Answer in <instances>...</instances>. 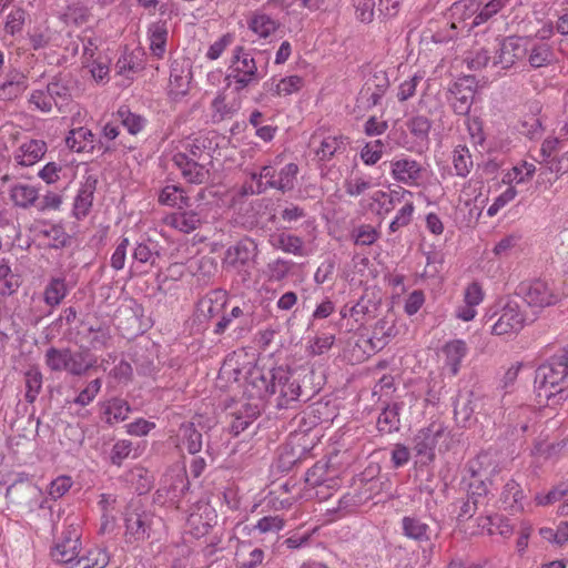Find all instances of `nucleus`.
I'll return each instance as SVG.
<instances>
[{"mask_svg": "<svg viewBox=\"0 0 568 568\" xmlns=\"http://www.w3.org/2000/svg\"><path fill=\"white\" fill-rule=\"evenodd\" d=\"M125 538L129 542L143 541L159 536L164 521L146 509L140 499H132L124 511Z\"/></svg>", "mask_w": 568, "mask_h": 568, "instance_id": "3", "label": "nucleus"}, {"mask_svg": "<svg viewBox=\"0 0 568 568\" xmlns=\"http://www.w3.org/2000/svg\"><path fill=\"white\" fill-rule=\"evenodd\" d=\"M71 80L67 77H55L47 88L54 101V106L60 113L71 111L75 104L72 101Z\"/></svg>", "mask_w": 568, "mask_h": 568, "instance_id": "19", "label": "nucleus"}, {"mask_svg": "<svg viewBox=\"0 0 568 568\" xmlns=\"http://www.w3.org/2000/svg\"><path fill=\"white\" fill-rule=\"evenodd\" d=\"M30 105L43 113H50L54 106V101L48 90H33L29 97Z\"/></svg>", "mask_w": 568, "mask_h": 568, "instance_id": "61", "label": "nucleus"}, {"mask_svg": "<svg viewBox=\"0 0 568 568\" xmlns=\"http://www.w3.org/2000/svg\"><path fill=\"white\" fill-rule=\"evenodd\" d=\"M413 193L403 186H397L396 189H392L387 192L385 191H376L372 200L379 204V214L389 213L397 205L403 204L407 199H412Z\"/></svg>", "mask_w": 568, "mask_h": 568, "instance_id": "26", "label": "nucleus"}, {"mask_svg": "<svg viewBox=\"0 0 568 568\" xmlns=\"http://www.w3.org/2000/svg\"><path fill=\"white\" fill-rule=\"evenodd\" d=\"M48 148L42 140H30L23 142L14 153L16 162L21 166H31L39 162L45 154Z\"/></svg>", "mask_w": 568, "mask_h": 568, "instance_id": "25", "label": "nucleus"}, {"mask_svg": "<svg viewBox=\"0 0 568 568\" xmlns=\"http://www.w3.org/2000/svg\"><path fill=\"white\" fill-rule=\"evenodd\" d=\"M179 440L181 447L192 455L197 454L202 449V434L195 428L193 423H183L180 426Z\"/></svg>", "mask_w": 568, "mask_h": 568, "instance_id": "36", "label": "nucleus"}, {"mask_svg": "<svg viewBox=\"0 0 568 568\" xmlns=\"http://www.w3.org/2000/svg\"><path fill=\"white\" fill-rule=\"evenodd\" d=\"M159 202L163 205L184 209L190 206V199L185 191L178 185L170 184L162 189L159 195Z\"/></svg>", "mask_w": 568, "mask_h": 568, "instance_id": "43", "label": "nucleus"}, {"mask_svg": "<svg viewBox=\"0 0 568 568\" xmlns=\"http://www.w3.org/2000/svg\"><path fill=\"white\" fill-rule=\"evenodd\" d=\"M349 141L344 135H327L324 136L318 148L315 150V155L318 161L327 162L336 154L344 153L347 149Z\"/></svg>", "mask_w": 568, "mask_h": 568, "instance_id": "30", "label": "nucleus"}, {"mask_svg": "<svg viewBox=\"0 0 568 568\" xmlns=\"http://www.w3.org/2000/svg\"><path fill=\"white\" fill-rule=\"evenodd\" d=\"M173 163L180 170L183 179L191 184H203L210 180V165L212 163L199 162L187 158L186 153H175Z\"/></svg>", "mask_w": 568, "mask_h": 568, "instance_id": "12", "label": "nucleus"}, {"mask_svg": "<svg viewBox=\"0 0 568 568\" xmlns=\"http://www.w3.org/2000/svg\"><path fill=\"white\" fill-rule=\"evenodd\" d=\"M297 173L298 166L293 162L278 171L273 164L264 165L258 173H251L252 182L244 186V191L250 194H261L268 189H275L285 193L294 189Z\"/></svg>", "mask_w": 568, "mask_h": 568, "instance_id": "5", "label": "nucleus"}, {"mask_svg": "<svg viewBox=\"0 0 568 568\" xmlns=\"http://www.w3.org/2000/svg\"><path fill=\"white\" fill-rule=\"evenodd\" d=\"M84 337L87 338L90 348L102 349L106 347L109 341L111 339V334L109 328L105 326H89L85 328Z\"/></svg>", "mask_w": 568, "mask_h": 568, "instance_id": "53", "label": "nucleus"}, {"mask_svg": "<svg viewBox=\"0 0 568 568\" xmlns=\"http://www.w3.org/2000/svg\"><path fill=\"white\" fill-rule=\"evenodd\" d=\"M26 382V400L32 404L42 388V374L38 368H31L24 374Z\"/></svg>", "mask_w": 568, "mask_h": 568, "instance_id": "56", "label": "nucleus"}, {"mask_svg": "<svg viewBox=\"0 0 568 568\" xmlns=\"http://www.w3.org/2000/svg\"><path fill=\"white\" fill-rule=\"evenodd\" d=\"M523 499L524 491L519 484L513 479L508 480L501 493V503L504 504L505 509H509L514 513L523 511Z\"/></svg>", "mask_w": 568, "mask_h": 568, "instance_id": "42", "label": "nucleus"}, {"mask_svg": "<svg viewBox=\"0 0 568 568\" xmlns=\"http://www.w3.org/2000/svg\"><path fill=\"white\" fill-rule=\"evenodd\" d=\"M257 415L258 412L256 410V407L246 406L244 412L235 414L230 425L231 433L235 436L240 435L247 429V427L256 419Z\"/></svg>", "mask_w": 568, "mask_h": 568, "instance_id": "55", "label": "nucleus"}, {"mask_svg": "<svg viewBox=\"0 0 568 568\" xmlns=\"http://www.w3.org/2000/svg\"><path fill=\"white\" fill-rule=\"evenodd\" d=\"M263 77L264 73L258 70L252 53L243 47H235L226 69V87L241 93L257 85Z\"/></svg>", "mask_w": 568, "mask_h": 568, "instance_id": "4", "label": "nucleus"}, {"mask_svg": "<svg viewBox=\"0 0 568 568\" xmlns=\"http://www.w3.org/2000/svg\"><path fill=\"white\" fill-rule=\"evenodd\" d=\"M255 383L260 389H264V395L273 397L278 409L294 407L300 400L301 386L292 372L285 367L280 366L261 373Z\"/></svg>", "mask_w": 568, "mask_h": 568, "instance_id": "1", "label": "nucleus"}, {"mask_svg": "<svg viewBox=\"0 0 568 568\" xmlns=\"http://www.w3.org/2000/svg\"><path fill=\"white\" fill-rule=\"evenodd\" d=\"M215 518V511L210 505L200 504L197 505V511L190 514L187 517L186 525L191 534L199 538L209 532Z\"/></svg>", "mask_w": 568, "mask_h": 568, "instance_id": "23", "label": "nucleus"}, {"mask_svg": "<svg viewBox=\"0 0 568 568\" xmlns=\"http://www.w3.org/2000/svg\"><path fill=\"white\" fill-rule=\"evenodd\" d=\"M295 263L291 260L277 257L266 265V275L270 281H282L292 272Z\"/></svg>", "mask_w": 568, "mask_h": 568, "instance_id": "52", "label": "nucleus"}, {"mask_svg": "<svg viewBox=\"0 0 568 568\" xmlns=\"http://www.w3.org/2000/svg\"><path fill=\"white\" fill-rule=\"evenodd\" d=\"M400 406L397 403L387 405L377 418V429L382 434H392L397 432L400 426L399 418Z\"/></svg>", "mask_w": 568, "mask_h": 568, "instance_id": "39", "label": "nucleus"}, {"mask_svg": "<svg viewBox=\"0 0 568 568\" xmlns=\"http://www.w3.org/2000/svg\"><path fill=\"white\" fill-rule=\"evenodd\" d=\"M351 237L356 245L369 246L379 239V232L371 224H361L353 229Z\"/></svg>", "mask_w": 568, "mask_h": 568, "instance_id": "54", "label": "nucleus"}, {"mask_svg": "<svg viewBox=\"0 0 568 568\" xmlns=\"http://www.w3.org/2000/svg\"><path fill=\"white\" fill-rule=\"evenodd\" d=\"M535 387L547 399L568 389V346L558 349L535 374Z\"/></svg>", "mask_w": 568, "mask_h": 568, "instance_id": "2", "label": "nucleus"}, {"mask_svg": "<svg viewBox=\"0 0 568 568\" xmlns=\"http://www.w3.org/2000/svg\"><path fill=\"white\" fill-rule=\"evenodd\" d=\"M241 317L248 318L247 323H250L251 325L258 324L262 321L260 316L255 315L253 306L244 302L242 306L232 307L230 313L223 312L213 328V333L215 335L224 334L232 324L233 320Z\"/></svg>", "mask_w": 568, "mask_h": 568, "instance_id": "21", "label": "nucleus"}, {"mask_svg": "<svg viewBox=\"0 0 568 568\" xmlns=\"http://www.w3.org/2000/svg\"><path fill=\"white\" fill-rule=\"evenodd\" d=\"M241 108L240 100L227 101L223 93H219L212 101V118L215 122L233 118Z\"/></svg>", "mask_w": 568, "mask_h": 568, "instance_id": "40", "label": "nucleus"}, {"mask_svg": "<svg viewBox=\"0 0 568 568\" xmlns=\"http://www.w3.org/2000/svg\"><path fill=\"white\" fill-rule=\"evenodd\" d=\"M191 71L186 70L179 64H172L168 93L172 100H180L190 89Z\"/></svg>", "mask_w": 568, "mask_h": 568, "instance_id": "28", "label": "nucleus"}, {"mask_svg": "<svg viewBox=\"0 0 568 568\" xmlns=\"http://www.w3.org/2000/svg\"><path fill=\"white\" fill-rule=\"evenodd\" d=\"M526 316L520 306L515 301H508L501 308L500 315L491 326L494 335H511L517 334L526 324Z\"/></svg>", "mask_w": 568, "mask_h": 568, "instance_id": "10", "label": "nucleus"}, {"mask_svg": "<svg viewBox=\"0 0 568 568\" xmlns=\"http://www.w3.org/2000/svg\"><path fill=\"white\" fill-rule=\"evenodd\" d=\"M359 505L361 496L357 494L346 493L339 498L337 506L331 511L335 514L334 519H339L355 513Z\"/></svg>", "mask_w": 568, "mask_h": 568, "instance_id": "58", "label": "nucleus"}, {"mask_svg": "<svg viewBox=\"0 0 568 568\" xmlns=\"http://www.w3.org/2000/svg\"><path fill=\"white\" fill-rule=\"evenodd\" d=\"M187 489V481L183 475L165 477L154 494L153 501L159 506H176Z\"/></svg>", "mask_w": 568, "mask_h": 568, "instance_id": "14", "label": "nucleus"}, {"mask_svg": "<svg viewBox=\"0 0 568 568\" xmlns=\"http://www.w3.org/2000/svg\"><path fill=\"white\" fill-rule=\"evenodd\" d=\"M504 7H505L504 0H490L488 3H486L481 8L479 13L474 18V20L469 24V28L479 26L489 20H491L490 26L495 24L497 22V19H494V17L498 12H500Z\"/></svg>", "mask_w": 568, "mask_h": 568, "instance_id": "57", "label": "nucleus"}, {"mask_svg": "<svg viewBox=\"0 0 568 568\" xmlns=\"http://www.w3.org/2000/svg\"><path fill=\"white\" fill-rule=\"evenodd\" d=\"M248 28L257 36H271L277 30L278 23L265 13H256L251 18Z\"/></svg>", "mask_w": 568, "mask_h": 568, "instance_id": "50", "label": "nucleus"}, {"mask_svg": "<svg viewBox=\"0 0 568 568\" xmlns=\"http://www.w3.org/2000/svg\"><path fill=\"white\" fill-rule=\"evenodd\" d=\"M256 251V243L251 239H244L226 250L223 264L227 268L243 271L250 266Z\"/></svg>", "mask_w": 568, "mask_h": 568, "instance_id": "11", "label": "nucleus"}, {"mask_svg": "<svg viewBox=\"0 0 568 568\" xmlns=\"http://www.w3.org/2000/svg\"><path fill=\"white\" fill-rule=\"evenodd\" d=\"M103 413L109 424L125 420L131 413L129 403L122 398H111L103 404Z\"/></svg>", "mask_w": 568, "mask_h": 568, "instance_id": "44", "label": "nucleus"}, {"mask_svg": "<svg viewBox=\"0 0 568 568\" xmlns=\"http://www.w3.org/2000/svg\"><path fill=\"white\" fill-rule=\"evenodd\" d=\"M444 354L446 356L445 364L449 372L452 375H457L460 363L467 354L466 343L462 339L452 341L445 345Z\"/></svg>", "mask_w": 568, "mask_h": 568, "instance_id": "38", "label": "nucleus"}, {"mask_svg": "<svg viewBox=\"0 0 568 568\" xmlns=\"http://www.w3.org/2000/svg\"><path fill=\"white\" fill-rule=\"evenodd\" d=\"M270 245L278 251L294 256H307L308 251L305 246L304 240L293 233L285 231H277L268 236Z\"/></svg>", "mask_w": 568, "mask_h": 568, "instance_id": "16", "label": "nucleus"}, {"mask_svg": "<svg viewBox=\"0 0 568 568\" xmlns=\"http://www.w3.org/2000/svg\"><path fill=\"white\" fill-rule=\"evenodd\" d=\"M115 73L132 79L134 74L143 69L141 51L124 52L115 63Z\"/></svg>", "mask_w": 568, "mask_h": 568, "instance_id": "34", "label": "nucleus"}, {"mask_svg": "<svg viewBox=\"0 0 568 568\" xmlns=\"http://www.w3.org/2000/svg\"><path fill=\"white\" fill-rule=\"evenodd\" d=\"M129 481L139 495H143L153 487L154 476L144 467H134L129 474Z\"/></svg>", "mask_w": 568, "mask_h": 568, "instance_id": "47", "label": "nucleus"}, {"mask_svg": "<svg viewBox=\"0 0 568 568\" xmlns=\"http://www.w3.org/2000/svg\"><path fill=\"white\" fill-rule=\"evenodd\" d=\"M28 88L27 75L18 70L10 71L0 83V100H12Z\"/></svg>", "mask_w": 568, "mask_h": 568, "instance_id": "33", "label": "nucleus"}, {"mask_svg": "<svg viewBox=\"0 0 568 568\" xmlns=\"http://www.w3.org/2000/svg\"><path fill=\"white\" fill-rule=\"evenodd\" d=\"M113 118L116 122L121 123L132 135L141 132L146 124L145 118L133 113L126 105L120 106L114 113Z\"/></svg>", "mask_w": 568, "mask_h": 568, "instance_id": "41", "label": "nucleus"}, {"mask_svg": "<svg viewBox=\"0 0 568 568\" xmlns=\"http://www.w3.org/2000/svg\"><path fill=\"white\" fill-rule=\"evenodd\" d=\"M400 529L404 537L416 542H427L430 540V526L416 514L404 516L400 519Z\"/></svg>", "mask_w": 568, "mask_h": 568, "instance_id": "20", "label": "nucleus"}, {"mask_svg": "<svg viewBox=\"0 0 568 568\" xmlns=\"http://www.w3.org/2000/svg\"><path fill=\"white\" fill-rule=\"evenodd\" d=\"M539 535L549 542L562 546L568 542V523L561 521L557 529L542 527L539 529Z\"/></svg>", "mask_w": 568, "mask_h": 568, "instance_id": "62", "label": "nucleus"}, {"mask_svg": "<svg viewBox=\"0 0 568 568\" xmlns=\"http://www.w3.org/2000/svg\"><path fill=\"white\" fill-rule=\"evenodd\" d=\"M65 356L67 347H50L44 354V364L51 372L61 373L63 372V368H65Z\"/></svg>", "mask_w": 568, "mask_h": 568, "instance_id": "63", "label": "nucleus"}, {"mask_svg": "<svg viewBox=\"0 0 568 568\" xmlns=\"http://www.w3.org/2000/svg\"><path fill=\"white\" fill-rule=\"evenodd\" d=\"M536 172V166L534 163H529V162H521L519 163L518 165H515L511 170H509L505 176H504V182H508V183H516V184H521V183H525L527 181H529L532 175L535 174Z\"/></svg>", "mask_w": 568, "mask_h": 568, "instance_id": "51", "label": "nucleus"}, {"mask_svg": "<svg viewBox=\"0 0 568 568\" xmlns=\"http://www.w3.org/2000/svg\"><path fill=\"white\" fill-rule=\"evenodd\" d=\"M517 295L532 308H544L554 305L558 301V296L550 288L548 283L537 280L532 282L521 283L517 288Z\"/></svg>", "mask_w": 568, "mask_h": 568, "instance_id": "8", "label": "nucleus"}, {"mask_svg": "<svg viewBox=\"0 0 568 568\" xmlns=\"http://www.w3.org/2000/svg\"><path fill=\"white\" fill-rule=\"evenodd\" d=\"M68 293L69 288L64 277H51L43 291V301L49 310L37 315L34 322L39 323L44 316L52 314L53 310L62 303Z\"/></svg>", "mask_w": 568, "mask_h": 568, "instance_id": "18", "label": "nucleus"}, {"mask_svg": "<svg viewBox=\"0 0 568 568\" xmlns=\"http://www.w3.org/2000/svg\"><path fill=\"white\" fill-rule=\"evenodd\" d=\"M445 433L446 428L440 423H432L428 427L419 429L414 437V449L416 454L433 459L438 439L443 437Z\"/></svg>", "mask_w": 568, "mask_h": 568, "instance_id": "15", "label": "nucleus"}, {"mask_svg": "<svg viewBox=\"0 0 568 568\" xmlns=\"http://www.w3.org/2000/svg\"><path fill=\"white\" fill-rule=\"evenodd\" d=\"M97 364V359L89 351L73 352L67 347L65 368L63 372L72 376H83Z\"/></svg>", "mask_w": 568, "mask_h": 568, "instance_id": "22", "label": "nucleus"}, {"mask_svg": "<svg viewBox=\"0 0 568 568\" xmlns=\"http://www.w3.org/2000/svg\"><path fill=\"white\" fill-rule=\"evenodd\" d=\"M21 285L20 275L12 272L9 263H0V295L10 296L18 291Z\"/></svg>", "mask_w": 568, "mask_h": 568, "instance_id": "45", "label": "nucleus"}, {"mask_svg": "<svg viewBox=\"0 0 568 568\" xmlns=\"http://www.w3.org/2000/svg\"><path fill=\"white\" fill-rule=\"evenodd\" d=\"M335 342V335L318 333L307 342L306 352L311 356H320L327 353Z\"/></svg>", "mask_w": 568, "mask_h": 568, "instance_id": "49", "label": "nucleus"}, {"mask_svg": "<svg viewBox=\"0 0 568 568\" xmlns=\"http://www.w3.org/2000/svg\"><path fill=\"white\" fill-rule=\"evenodd\" d=\"M452 162L457 176L466 178L474 165L473 156L466 145H457L453 151Z\"/></svg>", "mask_w": 568, "mask_h": 568, "instance_id": "46", "label": "nucleus"}, {"mask_svg": "<svg viewBox=\"0 0 568 568\" xmlns=\"http://www.w3.org/2000/svg\"><path fill=\"white\" fill-rule=\"evenodd\" d=\"M65 143L70 150L77 153L93 152L95 149L105 152L112 149L108 143L98 140L85 126L71 129L65 138Z\"/></svg>", "mask_w": 568, "mask_h": 568, "instance_id": "13", "label": "nucleus"}, {"mask_svg": "<svg viewBox=\"0 0 568 568\" xmlns=\"http://www.w3.org/2000/svg\"><path fill=\"white\" fill-rule=\"evenodd\" d=\"M305 84V80L296 74L284 78L273 77L263 83V91L272 97H288L300 92Z\"/></svg>", "mask_w": 568, "mask_h": 568, "instance_id": "17", "label": "nucleus"}, {"mask_svg": "<svg viewBox=\"0 0 568 568\" xmlns=\"http://www.w3.org/2000/svg\"><path fill=\"white\" fill-rule=\"evenodd\" d=\"M415 205L412 199H407L403 206L396 213L394 220L389 223V231L397 232L399 229L407 226L413 217Z\"/></svg>", "mask_w": 568, "mask_h": 568, "instance_id": "60", "label": "nucleus"}, {"mask_svg": "<svg viewBox=\"0 0 568 568\" xmlns=\"http://www.w3.org/2000/svg\"><path fill=\"white\" fill-rule=\"evenodd\" d=\"M524 53L525 50L514 42V38H505L499 43V53L495 58V64H501L503 69L510 68Z\"/></svg>", "mask_w": 568, "mask_h": 568, "instance_id": "37", "label": "nucleus"}, {"mask_svg": "<svg viewBox=\"0 0 568 568\" xmlns=\"http://www.w3.org/2000/svg\"><path fill=\"white\" fill-rule=\"evenodd\" d=\"M426 174V168L409 156H397L390 161V175L403 185L419 187L425 184Z\"/></svg>", "mask_w": 568, "mask_h": 568, "instance_id": "6", "label": "nucleus"}, {"mask_svg": "<svg viewBox=\"0 0 568 568\" xmlns=\"http://www.w3.org/2000/svg\"><path fill=\"white\" fill-rule=\"evenodd\" d=\"M480 402L481 399L471 390L459 392L454 400V414L457 423L466 426Z\"/></svg>", "mask_w": 568, "mask_h": 568, "instance_id": "24", "label": "nucleus"}, {"mask_svg": "<svg viewBox=\"0 0 568 568\" xmlns=\"http://www.w3.org/2000/svg\"><path fill=\"white\" fill-rule=\"evenodd\" d=\"M9 195L13 204L21 209L34 206L39 200L38 189L22 183L12 185Z\"/></svg>", "mask_w": 568, "mask_h": 568, "instance_id": "35", "label": "nucleus"}, {"mask_svg": "<svg viewBox=\"0 0 568 568\" xmlns=\"http://www.w3.org/2000/svg\"><path fill=\"white\" fill-rule=\"evenodd\" d=\"M77 555H79V548L72 547L62 539H59L51 550L53 560L65 565L68 568Z\"/></svg>", "mask_w": 568, "mask_h": 568, "instance_id": "59", "label": "nucleus"}, {"mask_svg": "<svg viewBox=\"0 0 568 568\" xmlns=\"http://www.w3.org/2000/svg\"><path fill=\"white\" fill-rule=\"evenodd\" d=\"M229 295L224 290L210 291L200 302L201 312L207 318L220 317L225 311Z\"/></svg>", "mask_w": 568, "mask_h": 568, "instance_id": "29", "label": "nucleus"}, {"mask_svg": "<svg viewBox=\"0 0 568 568\" xmlns=\"http://www.w3.org/2000/svg\"><path fill=\"white\" fill-rule=\"evenodd\" d=\"M165 224L182 233L189 234L195 231L202 223L201 216L195 211H179L168 215Z\"/></svg>", "mask_w": 568, "mask_h": 568, "instance_id": "32", "label": "nucleus"}, {"mask_svg": "<svg viewBox=\"0 0 568 568\" xmlns=\"http://www.w3.org/2000/svg\"><path fill=\"white\" fill-rule=\"evenodd\" d=\"M94 186L91 184L83 185L75 199L73 205V212L77 219H83L90 212L93 202Z\"/></svg>", "mask_w": 568, "mask_h": 568, "instance_id": "48", "label": "nucleus"}, {"mask_svg": "<svg viewBox=\"0 0 568 568\" xmlns=\"http://www.w3.org/2000/svg\"><path fill=\"white\" fill-rule=\"evenodd\" d=\"M373 186L371 178L354 175L345 180L344 189L349 196H359Z\"/></svg>", "mask_w": 568, "mask_h": 568, "instance_id": "64", "label": "nucleus"}, {"mask_svg": "<svg viewBox=\"0 0 568 568\" xmlns=\"http://www.w3.org/2000/svg\"><path fill=\"white\" fill-rule=\"evenodd\" d=\"M92 45H94L93 39L89 38V45L84 47L83 57L92 78L97 82H103L104 80L109 79V59L101 54H99L97 58H93L94 53L93 49L91 48Z\"/></svg>", "mask_w": 568, "mask_h": 568, "instance_id": "31", "label": "nucleus"}, {"mask_svg": "<svg viewBox=\"0 0 568 568\" xmlns=\"http://www.w3.org/2000/svg\"><path fill=\"white\" fill-rule=\"evenodd\" d=\"M476 80L471 75L459 78L449 88V104L457 115H468L474 103Z\"/></svg>", "mask_w": 568, "mask_h": 568, "instance_id": "9", "label": "nucleus"}, {"mask_svg": "<svg viewBox=\"0 0 568 568\" xmlns=\"http://www.w3.org/2000/svg\"><path fill=\"white\" fill-rule=\"evenodd\" d=\"M110 561L108 551L103 548L94 547L81 551L74 557L69 568H105Z\"/></svg>", "mask_w": 568, "mask_h": 568, "instance_id": "27", "label": "nucleus"}, {"mask_svg": "<svg viewBox=\"0 0 568 568\" xmlns=\"http://www.w3.org/2000/svg\"><path fill=\"white\" fill-rule=\"evenodd\" d=\"M6 497L10 503L23 506L28 511L45 507L47 499L42 490L30 481H14L7 488Z\"/></svg>", "mask_w": 568, "mask_h": 568, "instance_id": "7", "label": "nucleus"}]
</instances>
